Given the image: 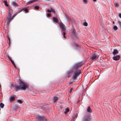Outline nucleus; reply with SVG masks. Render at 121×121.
Returning <instances> with one entry per match:
<instances>
[{
  "instance_id": "f257e3e1",
  "label": "nucleus",
  "mask_w": 121,
  "mask_h": 121,
  "mask_svg": "<svg viewBox=\"0 0 121 121\" xmlns=\"http://www.w3.org/2000/svg\"><path fill=\"white\" fill-rule=\"evenodd\" d=\"M19 86L17 85L15 86V89L16 91H17L18 90L21 89L25 90L28 87V86L24 83L22 81L20 80Z\"/></svg>"
},
{
  "instance_id": "f03ea898",
  "label": "nucleus",
  "mask_w": 121,
  "mask_h": 121,
  "mask_svg": "<svg viewBox=\"0 0 121 121\" xmlns=\"http://www.w3.org/2000/svg\"><path fill=\"white\" fill-rule=\"evenodd\" d=\"M84 64L82 62H81L75 64L73 65L71 69L74 72L77 70L79 67L82 66Z\"/></svg>"
},
{
  "instance_id": "7ed1b4c3",
  "label": "nucleus",
  "mask_w": 121,
  "mask_h": 121,
  "mask_svg": "<svg viewBox=\"0 0 121 121\" xmlns=\"http://www.w3.org/2000/svg\"><path fill=\"white\" fill-rule=\"evenodd\" d=\"M81 72L80 70L78 69L75 72L74 74L72 76L71 79V81L73 79L76 80L77 78V77L80 74Z\"/></svg>"
},
{
  "instance_id": "20e7f679",
  "label": "nucleus",
  "mask_w": 121,
  "mask_h": 121,
  "mask_svg": "<svg viewBox=\"0 0 121 121\" xmlns=\"http://www.w3.org/2000/svg\"><path fill=\"white\" fill-rule=\"evenodd\" d=\"M98 58V56L96 52L93 53L91 55V58L92 60H95Z\"/></svg>"
},
{
  "instance_id": "39448f33",
  "label": "nucleus",
  "mask_w": 121,
  "mask_h": 121,
  "mask_svg": "<svg viewBox=\"0 0 121 121\" xmlns=\"http://www.w3.org/2000/svg\"><path fill=\"white\" fill-rule=\"evenodd\" d=\"M36 118L39 121H43L46 120V118L44 116L39 115Z\"/></svg>"
},
{
  "instance_id": "423d86ee",
  "label": "nucleus",
  "mask_w": 121,
  "mask_h": 121,
  "mask_svg": "<svg viewBox=\"0 0 121 121\" xmlns=\"http://www.w3.org/2000/svg\"><path fill=\"white\" fill-rule=\"evenodd\" d=\"M91 119L88 115H85L82 118V121H90Z\"/></svg>"
},
{
  "instance_id": "0eeeda50",
  "label": "nucleus",
  "mask_w": 121,
  "mask_h": 121,
  "mask_svg": "<svg viewBox=\"0 0 121 121\" xmlns=\"http://www.w3.org/2000/svg\"><path fill=\"white\" fill-rule=\"evenodd\" d=\"M13 19L11 16H8L6 19V21L8 24Z\"/></svg>"
},
{
  "instance_id": "6e6552de",
  "label": "nucleus",
  "mask_w": 121,
  "mask_h": 121,
  "mask_svg": "<svg viewBox=\"0 0 121 121\" xmlns=\"http://www.w3.org/2000/svg\"><path fill=\"white\" fill-rule=\"evenodd\" d=\"M58 24L59 25L60 28L62 30H65V26L62 22L59 23Z\"/></svg>"
},
{
  "instance_id": "1a4fd4ad",
  "label": "nucleus",
  "mask_w": 121,
  "mask_h": 121,
  "mask_svg": "<svg viewBox=\"0 0 121 121\" xmlns=\"http://www.w3.org/2000/svg\"><path fill=\"white\" fill-rule=\"evenodd\" d=\"M72 35L73 37L76 38L75 39L76 40L78 39V35L75 31H73L72 33Z\"/></svg>"
},
{
  "instance_id": "9d476101",
  "label": "nucleus",
  "mask_w": 121,
  "mask_h": 121,
  "mask_svg": "<svg viewBox=\"0 0 121 121\" xmlns=\"http://www.w3.org/2000/svg\"><path fill=\"white\" fill-rule=\"evenodd\" d=\"M73 46L76 48L77 49L80 48V45L74 42H73Z\"/></svg>"
},
{
  "instance_id": "9b49d317",
  "label": "nucleus",
  "mask_w": 121,
  "mask_h": 121,
  "mask_svg": "<svg viewBox=\"0 0 121 121\" xmlns=\"http://www.w3.org/2000/svg\"><path fill=\"white\" fill-rule=\"evenodd\" d=\"M73 72V71L72 69L70 70L69 71H68L67 73V77L68 78L70 77V75Z\"/></svg>"
},
{
  "instance_id": "f8f14e48",
  "label": "nucleus",
  "mask_w": 121,
  "mask_h": 121,
  "mask_svg": "<svg viewBox=\"0 0 121 121\" xmlns=\"http://www.w3.org/2000/svg\"><path fill=\"white\" fill-rule=\"evenodd\" d=\"M120 58V56L119 55H118L113 56V59L115 60H117L119 59Z\"/></svg>"
},
{
  "instance_id": "ddd939ff",
  "label": "nucleus",
  "mask_w": 121,
  "mask_h": 121,
  "mask_svg": "<svg viewBox=\"0 0 121 121\" xmlns=\"http://www.w3.org/2000/svg\"><path fill=\"white\" fill-rule=\"evenodd\" d=\"M9 12L8 13V16H11L13 13V11L12 9H9Z\"/></svg>"
},
{
  "instance_id": "4468645a",
  "label": "nucleus",
  "mask_w": 121,
  "mask_h": 121,
  "mask_svg": "<svg viewBox=\"0 0 121 121\" xmlns=\"http://www.w3.org/2000/svg\"><path fill=\"white\" fill-rule=\"evenodd\" d=\"M118 51L117 49H115L113 52V54L114 56H115L116 54H118Z\"/></svg>"
},
{
  "instance_id": "2eb2a0df",
  "label": "nucleus",
  "mask_w": 121,
  "mask_h": 121,
  "mask_svg": "<svg viewBox=\"0 0 121 121\" xmlns=\"http://www.w3.org/2000/svg\"><path fill=\"white\" fill-rule=\"evenodd\" d=\"M69 108H67L65 109L64 113L65 114H66L69 112Z\"/></svg>"
},
{
  "instance_id": "dca6fc26",
  "label": "nucleus",
  "mask_w": 121,
  "mask_h": 121,
  "mask_svg": "<svg viewBox=\"0 0 121 121\" xmlns=\"http://www.w3.org/2000/svg\"><path fill=\"white\" fill-rule=\"evenodd\" d=\"M87 111L88 112L91 113L92 112V111L90 107L89 106L87 110Z\"/></svg>"
},
{
  "instance_id": "f3484780",
  "label": "nucleus",
  "mask_w": 121,
  "mask_h": 121,
  "mask_svg": "<svg viewBox=\"0 0 121 121\" xmlns=\"http://www.w3.org/2000/svg\"><path fill=\"white\" fill-rule=\"evenodd\" d=\"M58 95H56L55 97H54L53 100L54 102L56 101L58 99Z\"/></svg>"
},
{
  "instance_id": "a211bd4d",
  "label": "nucleus",
  "mask_w": 121,
  "mask_h": 121,
  "mask_svg": "<svg viewBox=\"0 0 121 121\" xmlns=\"http://www.w3.org/2000/svg\"><path fill=\"white\" fill-rule=\"evenodd\" d=\"M53 20L55 22L58 23V20L57 18L54 17H53Z\"/></svg>"
},
{
  "instance_id": "6ab92c4d",
  "label": "nucleus",
  "mask_w": 121,
  "mask_h": 121,
  "mask_svg": "<svg viewBox=\"0 0 121 121\" xmlns=\"http://www.w3.org/2000/svg\"><path fill=\"white\" fill-rule=\"evenodd\" d=\"M9 99L11 101H14L15 99V98L13 96H11L10 97Z\"/></svg>"
},
{
  "instance_id": "aec40b11",
  "label": "nucleus",
  "mask_w": 121,
  "mask_h": 121,
  "mask_svg": "<svg viewBox=\"0 0 121 121\" xmlns=\"http://www.w3.org/2000/svg\"><path fill=\"white\" fill-rule=\"evenodd\" d=\"M37 1H38V0H32L29 1L28 2V4H30Z\"/></svg>"
},
{
  "instance_id": "412c9836",
  "label": "nucleus",
  "mask_w": 121,
  "mask_h": 121,
  "mask_svg": "<svg viewBox=\"0 0 121 121\" xmlns=\"http://www.w3.org/2000/svg\"><path fill=\"white\" fill-rule=\"evenodd\" d=\"M12 5L15 6H18V4L16 3L15 1H13L12 2Z\"/></svg>"
},
{
  "instance_id": "4be33fe9",
  "label": "nucleus",
  "mask_w": 121,
  "mask_h": 121,
  "mask_svg": "<svg viewBox=\"0 0 121 121\" xmlns=\"http://www.w3.org/2000/svg\"><path fill=\"white\" fill-rule=\"evenodd\" d=\"M77 114L76 113L75 114H74V115L73 116L72 119L74 121H75V118H76L77 117Z\"/></svg>"
},
{
  "instance_id": "5701e85b",
  "label": "nucleus",
  "mask_w": 121,
  "mask_h": 121,
  "mask_svg": "<svg viewBox=\"0 0 121 121\" xmlns=\"http://www.w3.org/2000/svg\"><path fill=\"white\" fill-rule=\"evenodd\" d=\"M0 106L1 108H3L4 106V104L2 103H0Z\"/></svg>"
},
{
  "instance_id": "b1692460",
  "label": "nucleus",
  "mask_w": 121,
  "mask_h": 121,
  "mask_svg": "<svg viewBox=\"0 0 121 121\" xmlns=\"http://www.w3.org/2000/svg\"><path fill=\"white\" fill-rule=\"evenodd\" d=\"M22 10L25 11V13H26L28 12V10L27 9L24 8L22 9Z\"/></svg>"
},
{
  "instance_id": "393cba45",
  "label": "nucleus",
  "mask_w": 121,
  "mask_h": 121,
  "mask_svg": "<svg viewBox=\"0 0 121 121\" xmlns=\"http://www.w3.org/2000/svg\"><path fill=\"white\" fill-rule=\"evenodd\" d=\"M113 29L114 30H117L118 28L116 26H113Z\"/></svg>"
},
{
  "instance_id": "a878e982",
  "label": "nucleus",
  "mask_w": 121,
  "mask_h": 121,
  "mask_svg": "<svg viewBox=\"0 0 121 121\" xmlns=\"http://www.w3.org/2000/svg\"><path fill=\"white\" fill-rule=\"evenodd\" d=\"M3 2L5 6H8V5L7 3V1L6 0L4 1H3Z\"/></svg>"
},
{
  "instance_id": "bb28decb",
  "label": "nucleus",
  "mask_w": 121,
  "mask_h": 121,
  "mask_svg": "<svg viewBox=\"0 0 121 121\" xmlns=\"http://www.w3.org/2000/svg\"><path fill=\"white\" fill-rule=\"evenodd\" d=\"M11 61L12 63V64H13V65H14L15 67L16 68V66L13 61V60H11Z\"/></svg>"
},
{
  "instance_id": "cd10ccee",
  "label": "nucleus",
  "mask_w": 121,
  "mask_h": 121,
  "mask_svg": "<svg viewBox=\"0 0 121 121\" xmlns=\"http://www.w3.org/2000/svg\"><path fill=\"white\" fill-rule=\"evenodd\" d=\"M17 13H16L15 14L13 15L12 17V18L13 19L14 18L17 14Z\"/></svg>"
},
{
  "instance_id": "c85d7f7f",
  "label": "nucleus",
  "mask_w": 121,
  "mask_h": 121,
  "mask_svg": "<svg viewBox=\"0 0 121 121\" xmlns=\"http://www.w3.org/2000/svg\"><path fill=\"white\" fill-rule=\"evenodd\" d=\"M83 25L85 26H87L88 25V24L86 22H84L83 23Z\"/></svg>"
},
{
  "instance_id": "c756f323",
  "label": "nucleus",
  "mask_w": 121,
  "mask_h": 121,
  "mask_svg": "<svg viewBox=\"0 0 121 121\" xmlns=\"http://www.w3.org/2000/svg\"><path fill=\"white\" fill-rule=\"evenodd\" d=\"M17 101L18 102H19V103L21 104H22L23 102L20 100H17Z\"/></svg>"
},
{
  "instance_id": "7c9ffc66",
  "label": "nucleus",
  "mask_w": 121,
  "mask_h": 121,
  "mask_svg": "<svg viewBox=\"0 0 121 121\" xmlns=\"http://www.w3.org/2000/svg\"><path fill=\"white\" fill-rule=\"evenodd\" d=\"M8 39L9 40V45L10 44V39L9 37H8Z\"/></svg>"
},
{
  "instance_id": "2f4dec72",
  "label": "nucleus",
  "mask_w": 121,
  "mask_h": 121,
  "mask_svg": "<svg viewBox=\"0 0 121 121\" xmlns=\"http://www.w3.org/2000/svg\"><path fill=\"white\" fill-rule=\"evenodd\" d=\"M35 8L36 9H39V7L38 6H36L35 7Z\"/></svg>"
},
{
  "instance_id": "473e14b6",
  "label": "nucleus",
  "mask_w": 121,
  "mask_h": 121,
  "mask_svg": "<svg viewBox=\"0 0 121 121\" xmlns=\"http://www.w3.org/2000/svg\"><path fill=\"white\" fill-rule=\"evenodd\" d=\"M63 36H64V38H65V32H63Z\"/></svg>"
},
{
  "instance_id": "72a5a7b5",
  "label": "nucleus",
  "mask_w": 121,
  "mask_h": 121,
  "mask_svg": "<svg viewBox=\"0 0 121 121\" xmlns=\"http://www.w3.org/2000/svg\"><path fill=\"white\" fill-rule=\"evenodd\" d=\"M119 24L120 25V27L121 28V22L119 21L118 22Z\"/></svg>"
},
{
  "instance_id": "f704fd0d",
  "label": "nucleus",
  "mask_w": 121,
  "mask_h": 121,
  "mask_svg": "<svg viewBox=\"0 0 121 121\" xmlns=\"http://www.w3.org/2000/svg\"><path fill=\"white\" fill-rule=\"evenodd\" d=\"M51 16V15L50 14H47V16L48 17H50Z\"/></svg>"
},
{
  "instance_id": "c9c22d12",
  "label": "nucleus",
  "mask_w": 121,
  "mask_h": 121,
  "mask_svg": "<svg viewBox=\"0 0 121 121\" xmlns=\"http://www.w3.org/2000/svg\"><path fill=\"white\" fill-rule=\"evenodd\" d=\"M47 11L49 12H52V9L51 10L48 9L47 10Z\"/></svg>"
},
{
  "instance_id": "e433bc0d",
  "label": "nucleus",
  "mask_w": 121,
  "mask_h": 121,
  "mask_svg": "<svg viewBox=\"0 0 121 121\" xmlns=\"http://www.w3.org/2000/svg\"><path fill=\"white\" fill-rule=\"evenodd\" d=\"M83 1L84 3H87V0H83Z\"/></svg>"
},
{
  "instance_id": "4c0bfd02",
  "label": "nucleus",
  "mask_w": 121,
  "mask_h": 121,
  "mask_svg": "<svg viewBox=\"0 0 121 121\" xmlns=\"http://www.w3.org/2000/svg\"><path fill=\"white\" fill-rule=\"evenodd\" d=\"M115 6H116L117 7H118L119 6V4L117 3H116L115 4Z\"/></svg>"
},
{
  "instance_id": "58836bf2",
  "label": "nucleus",
  "mask_w": 121,
  "mask_h": 121,
  "mask_svg": "<svg viewBox=\"0 0 121 121\" xmlns=\"http://www.w3.org/2000/svg\"><path fill=\"white\" fill-rule=\"evenodd\" d=\"M8 58H9V59L10 60V61H11V60H12V59H11V58L9 56L8 57Z\"/></svg>"
},
{
  "instance_id": "ea45409f",
  "label": "nucleus",
  "mask_w": 121,
  "mask_h": 121,
  "mask_svg": "<svg viewBox=\"0 0 121 121\" xmlns=\"http://www.w3.org/2000/svg\"><path fill=\"white\" fill-rule=\"evenodd\" d=\"M72 90H73V89L72 88H71L70 89V91L69 92V93H71L72 91Z\"/></svg>"
},
{
  "instance_id": "a19ab883",
  "label": "nucleus",
  "mask_w": 121,
  "mask_h": 121,
  "mask_svg": "<svg viewBox=\"0 0 121 121\" xmlns=\"http://www.w3.org/2000/svg\"><path fill=\"white\" fill-rule=\"evenodd\" d=\"M119 16L120 18H121V13H119Z\"/></svg>"
},
{
  "instance_id": "79ce46f5",
  "label": "nucleus",
  "mask_w": 121,
  "mask_h": 121,
  "mask_svg": "<svg viewBox=\"0 0 121 121\" xmlns=\"http://www.w3.org/2000/svg\"><path fill=\"white\" fill-rule=\"evenodd\" d=\"M52 12L55 13V11L54 10H53L52 9Z\"/></svg>"
},
{
  "instance_id": "37998d69",
  "label": "nucleus",
  "mask_w": 121,
  "mask_h": 121,
  "mask_svg": "<svg viewBox=\"0 0 121 121\" xmlns=\"http://www.w3.org/2000/svg\"><path fill=\"white\" fill-rule=\"evenodd\" d=\"M11 86H13V87H15V86H14L13 84H12L11 85Z\"/></svg>"
},
{
  "instance_id": "c03bdc74",
  "label": "nucleus",
  "mask_w": 121,
  "mask_h": 121,
  "mask_svg": "<svg viewBox=\"0 0 121 121\" xmlns=\"http://www.w3.org/2000/svg\"><path fill=\"white\" fill-rule=\"evenodd\" d=\"M94 1L96 2V0H93Z\"/></svg>"
},
{
  "instance_id": "a18cd8bd",
  "label": "nucleus",
  "mask_w": 121,
  "mask_h": 121,
  "mask_svg": "<svg viewBox=\"0 0 121 121\" xmlns=\"http://www.w3.org/2000/svg\"><path fill=\"white\" fill-rule=\"evenodd\" d=\"M74 82V81L72 80V82H71V83H72V82Z\"/></svg>"
},
{
  "instance_id": "49530a36",
  "label": "nucleus",
  "mask_w": 121,
  "mask_h": 121,
  "mask_svg": "<svg viewBox=\"0 0 121 121\" xmlns=\"http://www.w3.org/2000/svg\"><path fill=\"white\" fill-rule=\"evenodd\" d=\"M113 23H114V22H113Z\"/></svg>"
}]
</instances>
